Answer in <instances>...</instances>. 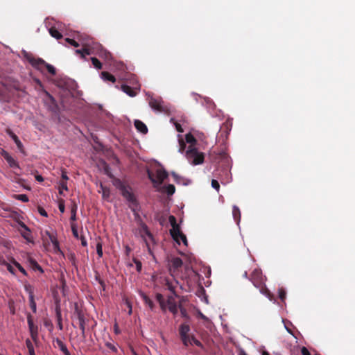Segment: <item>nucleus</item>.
<instances>
[{"instance_id":"nucleus-11","label":"nucleus","mask_w":355,"mask_h":355,"mask_svg":"<svg viewBox=\"0 0 355 355\" xmlns=\"http://www.w3.org/2000/svg\"><path fill=\"white\" fill-rule=\"evenodd\" d=\"M140 234H141V236L143 238L144 241H145L146 243V245L147 246V248H148V250L150 254H151V250H150V246H149V244L146 239V236L148 237V239L151 241H153V234L150 233V232L148 230V226L142 223L141 224V230H140Z\"/></svg>"},{"instance_id":"nucleus-31","label":"nucleus","mask_w":355,"mask_h":355,"mask_svg":"<svg viewBox=\"0 0 355 355\" xmlns=\"http://www.w3.org/2000/svg\"><path fill=\"white\" fill-rule=\"evenodd\" d=\"M78 209L77 204L73 201L71 207V218L70 220L72 221H75L76 220V211Z\"/></svg>"},{"instance_id":"nucleus-15","label":"nucleus","mask_w":355,"mask_h":355,"mask_svg":"<svg viewBox=\"0 0 355 355\" xmlns=\"http://www.w3.org/2000/svg\"><path fill=\"white\" fill-rule=\"evenodd\" d=\"M166 303L169 311L175 315L178 313V304L175 301L174 297L173 295L168 296Z\"/></svg>"},{"instance_id":"nucleus-5","label":"nucleus","mask_w":355,"mask_h":355,"mask_svg":"<svg viewBox=\"0 0 355 355\" xmlns=\"http://www.w3.org/2000/svg\"><path fill=\"white\" fill-rule=\"evenodd\" d=\"M186 157L189 162L193 165L202 164L205 156L202 153H200L196 148L189 146L186 151Z\"/></svg>"},{"instance_id":"nucleus-2","label":"nucleus","mask_w":355,"mask_h":355,"mask_svg":"<svg viewBox=\"0 0 355 355\" xmlns=\"http://www.w3.org/2000/svg\"><path fill=\"white\" fill-rule=\"evenodd\" d=\"M249 279L256 288L259 289L262 294L270 297L271 293L266 286L262 272L260 269H254L252 272Z\"/></svg>"},{"instance_id":"nucleus-22","label":"nucleus","mask_w":355,"mask_h":355,"mask_svg":"<svg viewBox=\"0 0 355 355\" xmlns=\"http://www.w3.org/2000/svg\"><path fill=\"white\" fill-rule=\"evenodd\" d=\"M190 331V327L187 324H182L179 327L180 337H185L191 336L189 333Z\"/></svg>"},{"instance_id":"nucleus-16","label":"nucleus","mask_w":355,"mask_h":355,"mask_svg":"<svg viewBox=\"0 0 355 355\" xmlns=\"http://www.w3.org/2000/svg\"><path fill=\"white\" fill-rule=\"evenodd\" d=\"M2 156L6 160L10 167L19 168L18 162L6 151H3Z\"/></svg>"},{"instance_id":"nucleus-7","label":"nucleus","mask_w":355,"mask_h":355,"mask_svg":"<svg viewBox=\"0 0 355 355\" xmlns=\"http://www.w3.org/2000/svg\"><path fill=\"white\" fill-rule=\"evenodd\" d=\"M28 62L37 70L44 72V69L46 68V62L40 58H35L33 55H28L26 57Z\"/></svg>"},{"instance_id":"nucleus-35","label":"nucleus","mask_w":355,"mask_h":355,"mask_svg":"<svg viewBox=\"0 0 355 355\" xmlns=\"http://www.w3.org/2000/svg\"><path fill=\"white\" fill-rule=\"evenodd\" d=\"M24 290L26 293H28V298L30 299L31 297L32 298L34 297V289H33V287L29 284H26L24 285Z\"/></svg>"},{"instance_id":"nucleus-27","label":"nucleus","mask_w":355,"mask_h":355,"mask_svg":"<svg viewBox=\"0 0 355 355\" xmlns=\"http://www.w3.org/2000/svg\"><path fill=\"white\" fill-rule=\"evenodd\" d=\"M20 225L21 227H23L25 230V232H21V234L24 239L26 240L30 241H31V234H30V230L28 227L24 223H21Z\"/></svg>"},{"instance_id":"nucleus-32","label":"nucleus","mask_w":355,"mask_h":355,"mask_svg":"<svg viewBox=\"0 0 355 355\" xmlns=\"http://www.w3.org/2000/svg\"><path fill=\"white\" fill-rule=\"evenodd\" d=\"M143 300L145 302V304L148 306L149 309L151 311H153L155 309V304L154 302L146 295H142Z\"/></svg>"},{"instance_id":"nucleus-18","label":"nucleus","mask_w":355,"mask_h":355,"mask_svg":"<svg viewBox=\"0 0 355 355\" xmlns=\"http://www.w3.org/2000/svg\"><path fill=\"white\" fill-rule=\"evenodd\" d=\"M171 236L173 239L178 243L180 244V240L182 241L184 245H187V239L186 236L181 232V230H177V232L174 234H172Z\"/></svg>"},{"instance_id":"nucleus-20","label":"nucleus","mask_w":355,"mask_h":355,"mask_svg":"<svg viewBox=\"0 0 355 355\" xmlns=\"http://www.w3.org/2000/svg\"><path fill=\"white\" fill-rule=\"evenodd\" d=\"M45 234L49 237L50 241L52 243L54 250H59V242L57 239L56 234L51 233L49 231H45Z\"/></svg>"},{"instance_id":"nucleus-55","label":"nucleus","mask_w":355,"mask_h":355,"mask_svg":"<svg viewBox=\"0 0 355 355\" xmlns=\"http://www.w3.org/2000/svg\"><path fill=\"white\" fill-rule=\"evenodd\" d=\"M156 300L159 302V304H162V302H165L164 297L161 293L156 294Z\"/></svg>"},{"instance_id":"nucleus-23","label":"nucleus","mask_w":355,"mask_h":355,"mask_svg":"<svg viewBox=\"0 0 355 355\" xmlns=\"http://www.w3.org/2000/svg\"><path fill=\"white\" fill-rule=\"evenodd\" d=\"M135 126L139 132L143 134H146L148 132L147 126L140 120L135 121Z\"/></svg>"},{"instance_id":"nucleus-63","label":"nucleus","mask_w":355,"mask_h":355,"mask_svg":"<svg viewBox=\"0 0 355 355\" xmlns=\"http://www.w3.org/2000/svg\"><path fill=\"white\" fill-rule=\"evenodd\" d=\"M160 308L163 312H165L166 310V304L164 302H162V304H159Z\"/></svg>"},{"instance_id":"nucleus-8","label":"nucleus","mask_w":355,"mask_h":355,"mask_svg":"<svg viewBox=\"0 0 355 355\" xmlns=\"http://www.w3.org/2000/svg\"><path fill=\"white\" fill-rule=\"evenodd\" d=\"M28 62L37 70L44 72V69L46 68V62L40 58H35L33 55H28L26 57Z\"/></svg>"},{"instance_id":"nucleus-24","label":"nucleus","mask_w":355,"mask_h":355,"mask_svg":"<svg viewBox=\"0 0 355 355\" xmlns=\"http://www.w3.org/2000/svg\"><path fill=\"white\" fill-rule=\"evenodd\" d=\"M28 262L29 263V266L33 270H39L41 273L44 272V270L42 268V267L38 264V263L34 259L29 257L28 259Z\"/></svg>"},{"instance_id":"nucleus-43","label":"nucleus","mask_w":355,"mask_h":355,"mask_svg":"<svg viewBox=\"0 0 355 355\" xmlns=\"http://www.w3.org/2000/svg\"><path fill=\"white\" fill-rule=\"evenodd\" d=\"M29 304H30V307H31V310L33 311V312L36 313L37 306H36V302L35 301V297L32 298V297H31L29 299Z\"/></svg>"},{"instance_id":"nucleus-41","label":"nucleus","mask_w":355,"mask_h":355,"mask_svg":"<svg viewBox=\"0 0 355 355\" xmlns=\"http://www.w3.org/2000/svg\"><path fill=\"white\" fill-rule=\"evenodd\" d=\"M230 125L228 124V123H225L223 124V125L222 126L221 129H220V131H221V135H223V132H225V137H227V135L229 134V132L231 130V128L230 127Z\"/></svg>"},{"instance_id":"nucleus-30","label":"nucleus","mask_w":355,"mask_h":355,"mask_svg":"<svg viewBox=\"0 0 355 355\" xmlns=\"http://www.w3.org/2000/svg\"><path fill=\"white\" fill-rule=\"evenodd\" d=\"M55 315H56V319H57V322H58V327L60 330H62L63 324H62V314H61L60 309L59 308H56Z\"/></svg>"},{"instance_id":"nucleus-4","label":"nucleus","mask_w":355,"mask_h":355,"mask_svg":"<svg viewBox=\"0 0 355 355\" xmlns=\"http://www.w3.org/2000/svg\"><path fill=\"white\" fill-rule=\"evenodd\" d=\"M147 175L149 180L157 187L162 184L164 180L167 178L168 173L164 168H158L156 170L155 175L150 170H147Z\"/></svg>"},{"instance_id":"nucleus-64","label":"nucleus","mask_w":355,"mask_h":355,"mask_svg":"<svg viewBox=\"0 0 355 355\" xmlns=\"http://www.w3.org/2000/svg\"><path fill=\"white\" fill-rule=\"evenodd\" d=\"M35 179H36V180H37V181L40 182H42V181L44 180V178H42V175H36V176H35Z\"/></svg>"},{"instance_id":"nucleus-19","label":"nucleus","mask_w":355,"mask_h":355,"mask_svg":"<svg viewBox=\"0 0 355 355\" xmlns=\"http://www.w3.org/2000/svg\"><path fill=\"white\" fill-rule=\"evenodd\" d=\"M168 220L172 227V229L170 230L171 235H172V234H174L175 233H176L177 230H180V227L178 225L176 218L174 216L171 215L168 217Z\"/></svg>"},{"instance_id":"nucleus-33","label":"nucleus","mask_w":355,"mask_h":355,"mask_svg":"<svg viewBox=\"0 0 355 355\" xmlns=\"http://www.w3.org/2000/svg\"><path fill=\"white\" fill-rule=\"evenodd\" d=\"M49 33L53 37H55L57 40L62 37V35L54 27H51L49 29Z\"/></svg>"},{"instance_id":"nucleus-61","label":"nucleus","mask_w":355,"mask_h":355,"mask_svg":"<svg viewBox=\"0 0 355 355\" xmlns=\"http://www.w3.org/2000/svg\"><path fill=\"white\" fill-rule=\"evenodd\" d=\"M172 176L173 177L174 180H175L177 183H179V182H180V177L178 174H176L175 173L173 172V173H172Z\"/></svg>"},{"instance_id":"nucleus-52","label":"nucleus","mask_w":355,"mask_h":355,"mask_svg":"<svg viewBox=\"0 0 355 355\" xmlns=\"http://www.w3.org/2000/svg\"><path fill=\"white\" fill-rule=\"evenodd\" d=\"M211 187L215 189L217 191H219L220 184L219 182L216 180H211Z\"/></svg>"},{"instance_id":"nucleus-14","label":"nucleus","mask_w":355,"mask_h":355,"mask_svg":"<svg viewBox=\"0 0 355 355\" xmlns=\"http://www.w3.org/2000/svg\"><path fill=\"white\" fill-rule=\"evenodd\" d=\"M77 318L79 321V327L81 330L82 337L85 338V319L81 311H76Z\"/></svg>"},{"instance_id":"nucleus-46","label":"nucleus","mask_w":355,"mask_h":355,"mask_svg":"<svg viewBox=\"0 0 355 355\" xmlns=\"http://www.w3.org/2000/svg\"><path fill=\"white\" fill-rule=\"evenodd\" d=\"M178 141H179V151L180 153H182L185 150L186 144L182 138H179Z\"/></svg>"},{"instance_id":"nucleus-3","label":"nucleus","mask_w":355,"mask_h":355,"mask_svg":"<svg viewBox=\"0 0 355 355\" xmlns=\"http://www.w3.org/2000/svg\"><path fill=\"white\" fill-rule=\"evenodd\" d=\"M81 42L83 49H76L75 53L80 55L82 58H85L86 55H92L94 53V48L92 45L95 46L96 49L101 48V45L94 43L91 38H85L81 37L79 39Z\"/></svg>"},{"instance_id":"nucleus-9","label":"nucleus","mask_w":355,"mask_h":355,"mask_svg":"<svg viewBox=\"0 0 355 355\" xmlns=\"http://www.w3.org/2000/svg\"><path fill=\"white\" fill-rule=\"evenodd\" d=\"M149 105L152 109L159 112H164L166 110V107L164 105V101L159 97H150Z\"/></svg>"},{"instance_id":"nucleus-6","label":"nucleus","mask_w":355,"mask_h":355,"mask_svg":"<svg viewBox=\"0 0 355 355\" xmlns=\"http://www.w3.org/2000/svg\"><path fill=\"white\" fill-rule=\"evenodd\" d=\"M27 322L32 340L37 343L38 340V327L33 322V317L30 313L27 314Z\"/></svg>"},{"instance_id":"nucleus-54","label":"nucleus","mask_w":355,"mask_h":355,"mask_svg":"<svg viewBox=\"0 0 355 355\" xmlns=\"http://www.w3.org/2000/svg\"><path fill=\"white\" fill-rule=\"evenodd\" d=\"M37 209H38V212L40 214V215H42V216H44V217L48 216L47 212L45 211V209L43 207L39 206L37 207Z\"/></svg>"},{"instance_id":"nucleus-28","label":"nucleus","mask_w":355,"mask_h":355,"mask_svg":"<svg viewBox=\"0 0 355 355\" xmlns=\"http://www.w3.org/2000/svg\"><path fill=\"white\" fill-rule=\"evenodd\" d=\"M34 81L40 87V88H41L42 90H44L45 94L49 97V98L52 102V103H55V98L47 91L44 89V86H43L42 83L41 82V80L37 79V78H35Z\"/></svg>"},{"instance_id":"nucleus-44","label":"nucleus","mask_w":355,"mask_h":355,"mask_svg":"<svg viewBox=\"0 0 355 355\" xmlns=\"http://www.w3.org/2000/svg\"><path fill=\"white\" fill-rule=\"evenodd\" d=\"M46 69H47L48 72L51 74L52 76H55L56 73V70L55 67L48 63H46Z\"/></svg>"},{"instance_id":"nucleus-39","label":"nucleus","mask_w":355,"mask_h":355,"mask_svg":"<svg viewBox=\"0 0 355 355\" xmlns=\"http://www.w3.org/2000/svg\"><path fill=\"white\" fill-rule=\"evenodd\" d=\"M278 295L281 301L284 302L286 297V292L284 288H280L278 289Z\"/></svg>"},{"instance_id":"nucleus-60","label":"nucleus","mask_w":355,"mask_h":355,"mask_svg":"<svg viewBox=\"0 0 355 355\" xmlns=\"http://www.w3.org/2000/svg\"><path fill=\"white\" fill-rule=\"evenodd\" d=\"M80 241H81V245L84 247H86L87 245V242L84 236H80Z\"/></svg>"},{"instance_id":"nucleus-34","label":"nucleus","mask_w":355,"mask_h":355,"mask_svg":"<svg viewBox=\"0 0 355 355\" xmlns=\"http://www.w3.org/2000/svg\"><path fill=\"white\" fill-rule=\"evenodd\" d=\"M165 285L168 290H169L175 296L178 297L175 292V286L168 279H166Z\"/></svg>"},{"instance_id":"nucleus-42","label":"nucleus","mask_w":355,"mask_h":355,"mask_svg":"<svg viewBox=\"0 0 355 355\" xmlns=\"http://www.w3.org/2000/svg\"><path fill=\"white\" fill-rule=\"evenodd\" d=\"M15 198L22 202H26L28 201V197L26 194L15 195Z\"/></svg>"},{"instance_id":"nucleus-40","label":"nucleus","mask_w":355,"mask_h":355,"mask_svg":"<svg viewBox=\"0 0 355 355\" xmlns=\"http://www.w3.org/2000/svg\"><path fill=\"white\" fill-rule=\"evenodd\" d=\"M91 61L94 67L97 69H101L102 68L101 62L96 58H91Z\"/></svg>"},{"instance_id":"nucleus-21","label":"nucleus","mask_w":355,"mask_h":355,"mask_svg":"<svg viewBox=\"0 0 355 355\" xmlns=\"http://www.w3.org/2000/svg\"><path fill=\"white\" fill-rule=\"evenodd\" d=\"M54 342L57 344L58 347L64 355H71L66 345L58 338L54 340Z\"/></svg>"},{"instance_id":"nucleus-45","label":"nucleus","mask_w":355,"mask_h":355,"mask_svg":"<svg viewBox=\"0 0 355 355\" xmlns=\"http://www.w3.org/2000/svg\"><path fill=\"white\" fill-rule=\"evenodd\" d=\"M71 231H72V233H73V235L75 238L76 239H78L79 238V236H78V230H77V225L76 223H72L71 224Z\"/></svg>"},{"instance_id":"nucleus-57","label":"nucleus","mask_w":355,"mask_h":355,"mask_svg":"<svg viewBox=\"0 0 355 355\" xmlns=\"http://www.w3.org/2000/svg\"><path fill=\"white\" fill-rule=\"evenodd\" d=\"M180 313L183 318H188V313L185 308L180 309Z\"/></svg>"},{"instance_id":"nucleus-12","label":"nucleus","mask_w":355,"mask_h":355,"mask_svg":"<svg viewBox=\"0 0 355 355\" xmlns=\"http://www.w3.org/2000/svg\"><path fill=\"white\" fill-rule=\"evenodd\" d=\"M180 339L185 347H188L189 345L194 344L199 347H202V344L200 341L196 338L194 335L180 337Z\"/></svg>"},{"instance_id":"nucleus-53","label":"nucleus","mask_w":355,"mask_h":355,"mask_svg":"<svg viewBox=\"0 0 355 355\" xmlns=\"http://www.w3.org/2000/svg\"><path fill=\"white\" fill-rule=\"evenodd\" d=\"M6 268L7 270L12 275H15V270L14 269V268L12 267V266L9 263H6Z\"/></svg>"},{"instance_id":"nucleus-48","label":"nucleus","mask_w":355,"mask_h":355,"mask_svg":"<svg viewBox=\"0 0 355 355\" xmlns=\"http://www.w3.org/2000/svg\"><path fill=\"white\" fill-rule=\"evenodd\" d=\"M133 261L135 263L137 271L139 272H141V268H142V263H141V262L139 260H138L137 259H135V258L133 259Z\"/></svg>"},{"instance_id":"nucleus-29","label":"nucleus","mask_w":355,"mask_h":355,"mask_svg":"<svg viewBox=\"0 0 355 355\" xmlns=\"http://www.w3.org/2000/svg\"><path fill=\"white\" fill-rule=\"evenodd\" d=\"M101 78L105 81H110L114 83L116 81L115 77L107 71H103L101 73Z\"/></svg>"},{"instance_id":"nucleus-38","label":"nucleus","mask_w":355,"mask_h":355,"mask_svg":"<svg viewBox=\"0 0 355 355\" xmlns=\"http://www.w3.org/2000/svg\"><path fill=\"white\" fill-rule=\"evenodd\" d=\"M68 190L67 183L64 180H60L59 182V193L62 194V190Z\"/></svg>"},{"instance_id":"nucleus-13","label":"nucleus","mask_w":355,"mask_h":355,"mask_svg":"<svg viewBox=\"0 0 355 355\" xmlns=\"http://www.w3.org/2000/svg\"><path fill=\"white\" fill-rule=\"evenodd\" d=\"M121 90L127 94L130 97H134L137 94V90H139V86L137 83L133 87L128 86L127 85H121Z\"/></svg>"},{"instance_id":"nucleus-50","label":"nucleus","mask_w":355,"mask_h":355,"mask_svg":"<svg viewBox=\"0 0 355 355\" xmlns=\"http://www.w3.org/2000/svg\"><path fill=\"white\" fill-rule=\"evenodd\" d=\"M58 208L61 213H64L65 210L64 200L61 199L59 201Z\"/></svg>"},{"instance_id":"nucleus-1","label":"nucleus","mask_w":355,"mask_h":355,"mask_svg":"<svg viewBox=\"0 0 355 355\" xmlns=\"http://www.w3.org/2000/svg\"><path fill=\"white\" fill-rule=\"evenodd\" d=\"M105 173L112 179V184L121 191V194L122 196L129 202L132 204L133 205L137 206V202L135 197V195L132 192L131 187L127 184H125L123 181L120 179L114 177L112 173L110 171V168L107 164H105L104 166Z\"/></svg>"},{"instance_id":"nucleus-25","label":"nucleus","mask_w":355,"mask_h":355,"mask_svg":"<svg viewBox=\"0 0 355 355\" xmlns=\"http://www.w3.org/2000/svg\"><path fill=\"white\" fill-rule=\"evenodd\" d=\"M185 140L187 143L189 144V146L196 148L197 140L191 133H188L185 135Z\"/></svg>"},{"instance_id":"nucleus-26","label":"nucleus","mask_w":355,"mask_h":355,"mask_svg":"<svg viewBox=\"0 0 355 355\" xmlns=\"http://www.w3.org/2000/svg\"><path fill=\"white\" fill-rule=\"evenodd\" d=\"M232 215L234 220L239 224L241 220V211L239 208L236 205H234L232 207Z\"/></svg>"},{"instance_id":"nucleus-59","label":"nucleus","mask_w":355,"mask_h":355,"mask_svg":"<svg viewBox=\"0 0 355 355\" xmlns=\"http://www.w3.org/2000/svg\"><path fill=\"white\" fill-rule=\"evenodd\" d=\"M61 178H62V180H64V181H66V182H67V181L68 180V179H69L68 176H67V172H66L64 170H62V176H61Z\"/></svg>"},{"instance_id":"nucleus-58","label":"nucleus","mask_w":355,"mask_h":355,"mask_svg":"<svg viewBox=\"0 0 355 355\" xmlns=\"http://www.w3.org/2000/svg\"><path fill=\"white\" fill-rule=\"evenodd\" d=\"M301 353H302V355H311L309 351L305 347H302Z\"/></svg>"},{"instance_id":"nucleus-49","label":"nucleus","mask_w":355,"mask_h":355,"mask_svg":"<svg viewBox=\"0 0 355 355\" xmlns=\"http://www.w3.org/2000/svg\"><path fill=\"white\" fill-rule=\"evenodd\" d=\"M65 40L68 44L75 47H78L80 46V44L78 42L75 41L73 39L66 38Z\"/></svg>"},{"instance_id":"nucleus-62","label":"nucleus","mask_w":355,"mask_h":355,"mask_svg":"<svg viewBox=\"0 0 355 355\" xmlns=\"http://www.w3.org/2000/svg\"><path fill=\"white\" fill-rule=\"evenodd\" d=\"M175 128H176V130H177L178 132H183V129H182V128L180 124L176 123L175 124Z\"/></svg>"},{"instance_id":"nucleus-47","label":"nucleus","mask_w":355,"mask_h":355,"mask_svg":"<svg viewBox=\"0 0 355 355\" xmlns=\"http://www.w3.org/2000/svg\"><path fill=\"white\" fill-rule=\"evenodd\" d=\"M96 252L99 257H103V248L101 242H98L96 244Z\"/></svg>"},{"instance_id":"nucleus-56","label":"nucleus","mask_w":355,"mask_h":355,"mask_svg":"<svg viewBox=\"0 0 355 355\" xmlns=\"http://www.w3.org/2000/svg\"><path fill=\"white\" fill-rule=\"evenodd\" d=\"M105 346H106L108 349H110V350H112V352H116V350H117V349H116V347H115L113 344H112V343H107L105 344Z\"/></svg>"},{"instance_id":"nucleus-37","label":"nucleus","mask_w":355,"mask_h":355,"mask_svg":"<svg viewBox=\"0 0 355 355\" xmlns=\"http://www.w3.org/2000/svg\"><path fill=\"white\" fill-rule=\"evenodd\" d=\"M164 191L168 196H172L175 191V187L170 184L164 187Z\"/></svg>"},{"instance_id":"nucleus-17","label":"nucleus","mask_w":355,"mask_h":355,"mask_svg":"<svg viewBox=\"0 0 355 355\" xmlns=\"http://www.w3.org/2000/svg\"><path fill=\"white\" fill-rule=\"evenodd\" d=\"M6 132L13 139L18 149L22 151L24 146L18 137L10 128H7Z\"/></svg>"},{"instance_id":"nucleus-10","label":"nucleus","mask_w":355,"mask_h":355,"mask_svg":"<svg viewBox=\"0 0 355 355\" xmlns=\"http://www.w3.org/2000/svg\"><path fill=\"white\" fill-rule=\"evenodd\" d=\"M171 266L169 267V272L171 276L174 277L177 275L179 269L182 268L183 265L182 260L179 257H173L171 260Z\"/></svg>"},{"instance_id":"nucleus-36","label":"nucleus","mask_w":355,"mask_h":355,"mask_svg":"<svg viewBox=\"0 0 355 355\" xmlns=\"http://www.w3.org/2000/svg\"><path fill=\"white\" fill-rule=\"evenodd\" d=\"M11 263L18 268V270L24 275L27 276L26 270L15 259H12Z\"/></svg>"},{"instance_id":"nucleus-51","label":"nucleus","mask_w":355,"mask_h":355,"mask_svg":"<svg viewBox=\"0 0 355 355\" xmlns=\"http://www.w3.org/2000/svg\"><path fill=\"white\" fill-rule=\"evenodd\" d=\"M26 347L28 349V352H31V351L35 350L33 345L32 342L29 339H26Z\"/></svg>"}]
</instances>
